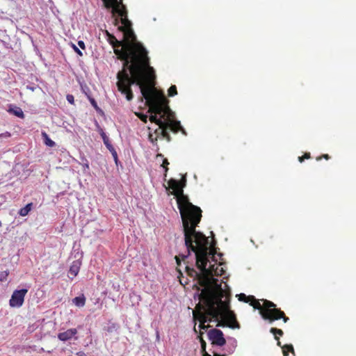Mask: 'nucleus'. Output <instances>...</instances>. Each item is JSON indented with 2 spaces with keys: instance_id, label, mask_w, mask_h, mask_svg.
Here are the masks:
<instances>
[{
  "instance_id": "obj_1",
  "label": "nucleus",
  "mask_w": 356,
  "mask_h": 356,
  "mask_svg": "<svg viewBox=\"0 0 356 356\" xmlns=\"http://www.w3.org/2000/svg\"><path fill=\"white\" fill-rule=\"evenodd\" d=\"M108 42L114 49L118 58L123 60L122 68L116 75V86L119 92H127V87L136 81V76L144 72L148 66V51L141 43L119 41L112 35Z\"/></svg>"
},
{
  "instance_id": "obj_2",
  "label": "nucleus",
  "mask_w": 356,
  "mask_h": 356,
  "mask_svg": "<svg viewBox=\"0 0 356 356\" xmlns=\"http://www.w3.org/2000/svg\"><path fill=\"white\" fill-rule=\"evenodd\" d=\"M136 76H138L136 78V81L127 87V92H120L122 95L125 96L127 101H131L134 99L131 86L136 84L139 86L143 97L149 105V113L152 114L153 113H161L163 108L168 106L169 101L163 92L156 91L154 88L156 75L154 68L150 66L149 61L148 62V66L145 68L144 72Z\"/></svg>"
},
{
  "instance_id": "obj_3",
  "label": "nucleus",
  "mask_w": 356,
  "mask_h": 356,
  "mask_svg": "<svg viewBox=\"0 0 356 356\" xmlns=\"http://www.w3.org/2000/svg\"><path fill=\"white\" fill-rule=\"evenodd\" d=\"M184 233L185 245L188 250V255L192 251L195 254V259H199L198 262L201 263V259L206 256L211 254L214 256L216 251L211 248L209 252V239L204 234L195 230L202 218V210L194 211L181 216Z\"/></svg>"
},
{
  "instance_id": "obj_4",
  "label": "nucleus",
  "mask_w": 356,
  "mask_h": 356,
  "mask_svg": "<svg viewBox=\"0 0 356 356\" xmlns=\"http://www.w3.org/2000/svg\"><path fill=\"white\" fill-rule=\"evenodd\" d=\"M198 260L199 259H196V266L200 270V273L197 272L193 268L188 266L186 267L188 275L197 278L199 285L203 287L197 296L213 297L221 293H226L227 291L222 289V282H219L218 279L213 277L217 264L210 265L209 268H207L209 261L208 256L201 259V264L198 262Z\"/></svg>"
},
{
  "instance_id": "obj_5",
  "label": "nucleus",
  "mask_w": 356,
  "mask_h": 356,
  "mask_svg": "<svg viewBox=\"0 0 356 356\" xmlns=\"http://www.w3.org/2000/svg\"><path fill=\"white\" fill-rule=\"evenodd\" d=\"M230 292L221 293L213 297H209L211 304L219 313V316L215 318L217 327H229L232 329L240 328V324L237 321L236 314L230 309Z\"/></svg>"
},
{
  "instance_id": "obj_6",
  "label": "nucleus",
  "mask_w": 356,
  "mask_h": 356,
  "mask_svg": "<svg viewBox=\"0 0 356 356\" xmlns=\"http://www.w3.org/2000/svg\"><path fill=\"white\" fill-rule=\"evenodd\" d=\"M168 188L172 189V194L177 198V207L181 216L194 211H200V207L193 205L189 202L188 196L184 194V188L186 186V177L183 176L179 181L171 178L168 182Z\"/></svg>"
},
{
  "instance_id": "obj_7",
  "label": "nucleus",
  "mask_w": 356,
  "mask_h": 356,
  "mask_svg": "<svg viewBox=\"0 0 356 356\" xmlns=\"http://www.w3.org/2000/svg\"><path fill=\"white\" fill-rule=\"evenodd\" d=\"M198 299L200 302L193 311V316L195 320L200 321V329L207 330L210 325H205V323L215 321L219 313L214 309L213 305L211 304L209 297L198 296Z\"/></svg>"
},
{
  "instance_id": "obj_8",
  "label": "nucleus",
  "mask_w": 356,
  "mask_h": 356,
  "mask_svg": "<svg viewBox=\"0 0 356 356\" xmlns=\"http://www.w3.org/2000/svg\"><path fill=\"white\" fill-rule=\"evenodd\" d=\"M263 301V306L259 302V300H257L254 296L250 300V305L253 307L254 309H258L259 314L264 320L269 321L272 323L279 319H283L284 323H286L289 318L286 316L284 312L280 309L276 308V305L268 300H261Z\"/></svg>"
},
{
  "instance_id": "obj_9",
  "label": "nucleus",
  "mask_w": 356,
  "mask_h": 356,
  "mask_svg": "<svg viewBox=\"0 0 356 356\" xmlns=\"http://www.w3.org/2000/svg\"><path fill=\"white\" fill-rule=\"evenodd\" d=\"M104 6L108 9H111L113 16L116 15L120 17V19L118 17L114 19V24L118 25L120 22L122 26L118 27L120 31L129 29L131 28V22L127 18V10L126 6L123 4V0H102Z\"/></svg>"
},
{
  "instance_id": "obj_10",
  "label": "nucleus",
  "mask_w": 356,
  "mask_h": 356,
  "mask_svg": "<svg viewBox=\"0 0 356 356\" xmlns=\"http://www.w3.org/2000/svg\"><path fill=\"white\" fill-rule=\"evenodd\" d=\"M28 293V289H22L15 290L9 300V305L11 307H20L23 305L24 298Z\"/></svg>"
},
{
  "instance_id": "obj_11",
  "label": "nucleus",
  "mask_w": 356,
  "mask_h": 356,
  "mask_svg": "<svg viewBox=\"0 0 356 356\" xmlns=\"http://www.w3.org/2000/svg\"><path fill=\"white\" fill-rule=\"evenodd\" d=\"M208 339L213 345L223 346L226 343L223 332L218 329H211L207 332Z\"/></svg>"
},
{
  "instance_id": "obj_12",
  "label": "nucleus",
  "mask_w": 356,
  "mask_h": 356,
  "mask_svg": "<svg viewBox=\"0 0 356 356\" xmlns=\"http://www.w3.org/2000/svg\"><path fill=\"white\" fill-rule=\"evenodd\" d=\"M76 334H77V330L76 328H71V329H68L67 330H66L63 332L58 333V338L59 340H60L62 341H66L72 338L77 339V337H75Z\"/></svg>"
},
{
  "instance_id": "obj_13",
  "label": "nucleus",
  "mask_w": 356,
  "mask_h": 356,
  "mask_svg": "<svg viewBox=\"0 0 356 356\" xmlns=\"http://www.w3.org/2000/svg\"><path fill=\"white\" fill-rule=\"evenodd\" d=\"M160 115V118L163 121H170L174 118V113L170 110V107L163 108L161 113H154Z\"/></svg>"
},
{
  "instance_id": "obj_14",
  "label": "nucleus",
  "mask_w": 356,
  "mask_h": 356,
  "mask_svg": "<svg viewBox=\"0 0 356 356\" xmlns=\"http://www.w3.org/2000/svg\"><path fill=\"white\" fill-rule=\"evenodd\" d=\"M124 33V42H134V43H140L139 42L136 41V36L134 34V32L132 29V28H129V29H124V31H121Z\"/></svg>"
},
{
  "instance_id": "obj_15",
  "label": "nucleus",
  "mask_w": 356,
  "mask_h": 356,
  "mask_svg": "<svg viewBox=\"0 0 356 356\" xmlns=\"http://www.w3.org/2000/svg\"><path fill=\"white\" fill-rule=\"evenodd\" d=\"M81 265V262L79 260H75L72 263L69 270V277L70 279L72 280L78 275Z\"/></svg>"
},
{
  "instance_id": "obj_16",
  "label": "nucleus",
  "mask_w": 356,
  "mask_h": 356,
  "mask_svg": "<svg viewBox=\"0 0 356 356\" xmlns=\"http://www.w3.org/2000/svg\"><path fill=\"white\" fill-rule=\"evenodd\" d=\"M165 124L170 129L172 132L175 134H177L180 130H182L184 133V130L181 127V123L179 121H175L173 119L170 120V121L165 122Z\"/></svg>"
},
{
  "instance_id": "obj_17",
  "label": "nucleus",
  "mask_w": 356,
  "mask_h": 356,
  "mask_svg": "<svg viewBox=\"0 0 356 356\" xmlns=\"http://www.w3.org/2000/svg\"><path fill=\"white\" fill-rule=\"evenodd\" d=\"M169 128L166 126L165 123L163 124L160 125L159 127V133L161 134V137L165 139L168 142L171 141V136L168 132Z\"/></svg>"
},
{
  "instance_id": "obj_18",
  "label": "nucleus",
  "mask_w": 356,
  "mask_h": 356,
  "mask_svg": "<svg viewBox=\"0 0 356 356\" xmlns=\"http://www.w3.org/2000/svg\"><path fill=\"white\" fill-rule=\"evenodd\" d=\"M169 128L166 126L165 123L163 124L160 125L159 127V133L161 134V137L165 139L168 142L171 141V136L168 132Z\"/></svg>"
},
{
  "instance_id": "obj_19",
  "label": "nucleus",
  "mask_w": 356,
  "mask_h": 356,
  "mask_svg": "<svg viewBox=\"0 0 356 356\" xmlns=\"http://www.w3.org/2000/svg\"><path fill=\"white\" fill-rule=\"evenodd\" d=\"M277 345L278 346L282 347V353H283L284 356H288L289 352H291L293 354H294V349L291 344H286V345L282 346L281 342L280 341V338H278V340H277Z\"/></svg>"
},
{
  "instance_id": "obj_20",
  "label": "nucleus",
  "mask_w": 356,
  "mask_h": 356,
  "mask_svg": "<svg viewBox=\"0 0 356 356\" xmlns=\"http://www.w3.org/2000/svg\"><path fill=\"white\" fill-rule=\"evenodd\" d=\"M99 134L101 135L102 140L104 141V143L106 145V147H107V149H109V148H111L112 147H113L112 145V144L111 143V141H110L108 137L106 136V134H105L104 130L102 128H100L99 127Z\"/></svg>"
},
{
  "instance_id": "obj_21",
  "label": "nucleus",
  "mask_w": 356,
  "mask_h": 356,
  "mask_svg": "<svg viewBox=\"0 0 356 356\" xmlns=\"http://www.w3.org/2000/svg\"><path fill=\"white\" fill-rule=\"evenodd\" d=\"M73 303L79 307H82L86 304V298L83 295L75 297L72 300Z\"/></svg>"
},
{
  "instance_id": "obj_22",
  "label": "nucleus",
  "mask_w": 356,
  "mask_h": 356,
  "mask_svg": "<svg viewBox=\"0 0 356 356\" xmlns=\"http://www.w3.org/2000/svg\"><path fill=\"white\" fill-rule=\"evenodd\" d=\"M32 202L27 204L24 207L19 209L18 212L19 215L23 217L27 216L30 211L32 209Z\"/></svg>"
},
{
  "instance_id": "obj_23",
  "label": "nucleus",
  "mask_w": 356,
  "mask_h": 356,
  "mask_svg": "<svg viewBox=\"0 0 356 356\" xmlns=\"http://www.w3.org/2000/svg\"><path fill=\"white\" fill-rule=\"evenodd\" d=\"M10 113H12L15 116L20 118L22 119L24 118V114L22 110L19 107H15V108H10L8 111Z\"/></svg>"
},
{
  "instance_id": "obj_24",
  "label": "nucleus",
  "mask_w": 356,
  "mask_h": 356,
  "mask_svg": "<svg viewBox=\"0 0 356 356\" xmlns=\"http://www.w3.org/2000/svg\"><path fill=\"white\" fill-rule=\"evenodd\" d=\"M42 136L44 138V143L46 145L51 147H54L56 145L55 142L53 141L51 138H49V137L47 133L42 132Z\"/></svg>"
},
{
  "instance_id": "obj_25",
  "label": "nucleus",
  "mask_w": 356,
  "mask_h": 356,
  "mask_svg": "<svg viewBox=\"0 0 356 356\" xmlns=\"http://www.w3.org/2000/svg\"><path fill=\"white\" fill-rule=\"evenodd\" d=\"M202 332H200V336L198 337L200 339V346H201V353L202 354V356L205 355V353H207L206 350L207 343L206 341L202 338Z\"/></svg>"
},
{
  "instance_id": "obj_26",
  "label": "nucleus",
  "mask_w": 356,
  "mask_h": 356,
  "mask_svg": "<svg viewBox=\"0 0 356 356\" xmlns=\"http://www.w3.org/2000/svg\"><path fill=\"white\" fill-rule=\"evenodd\" d=\"M238 299L241 302L250 303V300L253 299V296H246L245 293H240L237 295Z\"/></svg>"
},
{
  "instance_id": "obj_27",
  "label": "nucleus",
  "mask_w": 356,
  "mask_h": 356,
  "mask_svg": "<svg viewBox=\"0 0 356 356\" xmlns=\"http://www.w3.org/2000/svg\"><path fill=\"white\" fill-rule=\"evenodd\" d=\"M270 332L274 335L275 340H278L279 337H277V335L282 337L284 334V332L281 329L276 327H271Z\"/></svg>"
},
{
  "instance_id": "obj_28",
  "label": "nucleus",
  "mask_w": 356,
  "mask_h": 356,
  "mask_svg": "<svg viewBox=\"0 0 356 356\" xmlns=\"http://www.w3.org/2000/svg\"><path fill=\"white\" fill-rule=\"evenodd\" d=\"M156 115L157 114L155 113L154 115H151L149 117V120L151 122H154L160 127V125L163 124L165 122H163L160 118H158Z\"/></svg>"
},
{
  "instance_id": "obj_29",
  "label": "nucleus",
  "mask_w": 356,
  "mask_h": 356,
  "mask_svg": "<svg viewBox=\"0 0 356 356\" xmlns=\"http://www.w3.org/2000/svg\"><path fill=\"white\" fill-rule=\"evenodd\" d=\"M177 94V87L175 85H172L168 90V95L169 97H174Z\"/></svg>"
},
{
  "instance_id": "obj_30",
  "label": "nucleus",
  "mask_w": 356,
  "mask_h": 356,
  "mask_svg": "<svg viewBox=\"0 0 356 356\" xmlns=\"http://www.w3.org/2000/svg\"><path fill=\"white\" fill-rule=\"evenodd\" d=\"M225 270L222 267L220 266V265L218 264L216 267L215 272H214V276H221L224 274Z\"/></svg>"
},
{
  "instance_id": "obj_31",
  "label": "nucleus",
  "mask_w": 356,
  "mask_h": 356,
  "mask_svg": "<svg viewBox=\"0 0 356 356\" xmlns=\"http://www.w3.org/2000/svg\"><path fill=\"white\" fill-rule=\"evenodd\" d=\"M169 165V162L167 159H163L161 166L165 169L164 179L167 177V172L168 170V165Z\"/></svg>"
},
{
  "instance_id": "obj_32",
  "label": "nucleus",
  "mask_w": 356,
  "mask_h": 356,
  "mask_svg": "<svg viewBox=\"0 0 356 356\" xmlns=\"http://www.w3.org/2000/svg\"><path fill=\"white\" fill-rule=\"evenodd\" d=\"M187 257H188V255H184V254H179L177 256H176L175 259H176V262H177V265L179 266L181 264V260L184 261L185 259Z\"/></svg>"
},
{
  "instance_id": "obj_33",
  "label": "nucleus",
  "mask_w": 356,
  "mask_h": 356,
  "mask_svg": "<svg viewBox=\"0 0 356 356\" xmlns=\"http://www.w3.org/2000/svg\"><path fill=\"white\" fill-rule=\"evenodd\" d=\"M108 150L111 153V154L115 160V163L118 164V154H117V152L115 151V148L113 147H112L111 148H109Z\"/></svg>"
},
{
  "instance_id": "obj_34",
  "label": "nucleus",
  "mask_w": 356,
  "mask_h": 356,
  "mask_svg": "<svg viewBox=\"0 0 356 356\" xmlns=\"http://www.w3.org/2000/svg\"><path fill=\"white\" fill-rule=\"evenodd\" d=\"M9 275V272L8 270L2 271L0 273V281L3 282L7 280V277Z\"/></svg>"
},
{
  "instance_id": "obj_35",
  "label": "nucleus",
  "mask_w": 356,
  "mask_h": 356,
  "mask_svg": "<svg viewBox=\"0 0 356 356\" xmlns=\"http://www.w3.org/2000/svg\"><path fill=\"white\" fill-rule=\"evenodd\" d=\"M136 115L143 122H147V115L146 114L142 113H136Z\"/></svg>"
},
{
  "instance_id": "obj_36",
  "label": "nucleus",
  "mask_w": 356,
  "mask_h": 356,
  "mask_svg": "<svg viewBox=\"0 0 356 356\" xmlns=\"http://www.w3.org/2000/svg\"><path fill=\"white\" fill-rule=\"evenodd\" d=\"M149 140L153 144H156V142L158 140V138L154 136L153 134L149 133Z\"/></svg>"
},
{
  "instance_id": "obj_37",
  "label": "nucleus",
  "mask_w": 356,
  "mask_h": 356,
  "mask_svg": "<svg viewBox=\"0 0 356 356\" xmlns=\"http://www.w3.org/2000/svg\"><path fill=\"white\" fill-rule=\"evenodd\" d=\"M89 101L90 102V104H92V106L96 109V110H98L99 109V107H98V105H97V102L95 100L94 98H92V97H89Z\"/></svg>"
},
{
  "instance_id": "obj_38",
  "label": "nucleus",
  "mask_w": 356,
  "mask_h": 356,
  "mask_svg": "<svg viewBox=\"0 0 356 356\" xmlns=\"http://www.w3.org/2000/svg\"><path fill=\"white\" fill-rule=\"evenodd\" d=\"M66 99L67 100V102L71 104H74V97L72 95H67V97H66Z\"/></svg>"
},
{
  "instance_id": "obj_39",
  "label": "nucleus",
  "mask_w": 356,
  "mask_h": 356,
  "mask_svg": "<svg viewBox=\"0 0 356 356\" xmlns=\"http://www.w3.org/2000/svg\"><path fill=\"white\" fill-rule=\"evenodd\" d=\"M323 158L326 160H329L330 159V156L327 154H325L321 156L316 157V161H321Z\"/></svg>"
},
{
  "instance_id": "obj_40",
  "label": "nucleus",
  "mask_w": 356,
  "mask_h": 356,
  "mask_svg": "<svg viewBox=\"0 0 356 356\" xmlns=\"http://www.w3.org/2000/svg\"><path fill=\"white\" fill-rule=\"evenodd\" d=\"M72 47H73V49H74V51L77 54H79L81 56H83V54H82L81 51L77 47H76L74 44H73Z\"/></svg>"
},
{
  "instance_id": "obj_41",
  "label": "nucleus",
  "mask_w": 356,
  "mask_h": 356,
  "mask_svg": "<svg viewBox=\"0 0 356 356\" xmlns=\"http://www.w3.org/2000/svg\"><path fill=\"white\" fill-rule=\"evenodd\" d=\"M10 136V134L8 131L1 134H0V138H9Z\"/></svg>"
},
{
  "instance_id": "obj_42",
  "label": "nucleus",
  "mask_w": 356,
  "mask_h": 356,
  "mask_svg": "<svg viewBox=\"0 0 356 356\" xmlns=\"http://www.w3.org/2000/svg\"><path fill=\"white\" fill-rule=\"evenodd\" d=\"M78 45L82 49H86V45H85V43L82 40H79L78 42Z\"/></svg>"
},
{
  "instance_id": "obj_43",
  "label": "nucleus",
  "mask_w": 356,
  "mask_h": 356,
  "mask_svg": "<svg viewBox=\"0 0 356 356\" xmlns=\"http://www.w3.org/2000/svg\"><path fill=\"white\" fill-rule=\"evenodd\" d=\"M159 127L154 131L155 137H156L157 138L159 137H161V134L159 133Z\"/></svg>"
},
{
  "instance_id": "obj_44",
  "label": "nucleus",
  "mask_w": 356,
  "mask_h": 356,
  "mask_svg": "<svg viewBox=\"0 0 356 356\" xmlns=\"http://www.w3.org/2000/svg\"><path fill=\"white\" fill-rule=\"evenodd\" d=\"M303 156L305 157V159H308L311 157L309 152L305 153Z\"/></svg>"
},
{
  "instance_id": "obj_45",
  "label": "nucleus",
  "mask_w": 356,
  "mask_h": 356,
  "mask_svg": "<svg viewBox=\"0 0 356 356\" xmlns=\"http://www.w3.org/2000/svg\"><path fill=\"white\" fill-rule=\"evenodd\" d=\"M106 35L108 38H110V35H112L113 34L110 33L107 30L105 31Z\"/></svg>"
},
{
  "instance_id": "obj_46",
  "label": "nucleus",
  "mask_w": 356,
  "mask_h": 356,
  "mask_svg": "<svg viewBox=\"0 0 356 356\" xmlns=\"http://www.w3.org/2000/svg\"><path fill=\"white\" fill-rule=\"evenodd\" d=\"M304 159H305L304 156H299V157H298V161H299L300 163H302V162L304 161Z\"/></svg>"
},
{
  "instance_id": "obj_47",
  "label": "nucleus",
  "mask_w": 356,
  "mask_h": 356,
  "mask_svg": "<svg viewBox=\"0 0 356 356\" xmlns=\"http://www.w3.org/2000/svg\"><path fill=\"white\" fill-rule=\"evenodd\" d=\"M77 355L79 356H87L83 352H79Z\"/></svg>"
},
{
  "instance_id": "obj_48",
  "label": "nucleus",
  "mask_w": 356,
  "mask_h": 356,
  "mask_svg": "<svg viewBox=\"0 0 356 356\" xmlns=\"http://www.w3.org/2000/svg\"><path fill=\"white\" fill-rule=\"evenodd\" d=\"M156 157H163V155L162 154H158Z\"/></svg>"
},
{
  "instance_id": "obj_49",
  "label": "nucleus",
  "mask_w": 356,
  "mask_h": 356,
  "mask_svg": "<svg viewBox=\"0 0 356 356\" xmlns=\"http://www.w3.org/2000/svg\"><path fill=\"white\" fill-rule=\"evenodd\" d=\"M213 356H223V355H221L218 354V353H214Z\"/></svg>"
},
{
  "instance_id": "obj_50",
  "label": "nucleus",
  "mask_w": 356,
  "mask_h": 356,
  "mask_svg": "<svg viewBox=\"0 0 356 356\" xmlns=\"http://www.w3.org/2000/svg\"><path fill=\"white\" fill-rule=\"evenodd\" d=\"M204 356H211L210 354H209L208 353H205V355Z\"/></svg>"
},
{
  "instance_id": "obj_51",
  "label": "nucleus",
  "mask_w": 356,
  "mask_h": 356,
  "mask_svg": "<svg viewBox=\"0 0 356 356\" xmlns=\"http://www.w3.org/2000/svg\"><path fill=\"white\" fill-rule=\"evenodd\" d=\"M215 244H216V241H213V243H212V245H211V247H213V245H215Z\"/></svg>"
},
{
  "instance_id": "obj_52",
  "label": "nucleus",
  "mask_w": 356,
  "mask_h": 356,
  "mask_svg": "<svg viewBox=\"0 0 356 356\" xmlns=\"http://www.w3.org/2000/svg\"><path fill=\"white\" fill-rule=\"evenodd\" d=\"M197 291H200V287H199V286H197Z\"/></svg>"
}]
</instances>
